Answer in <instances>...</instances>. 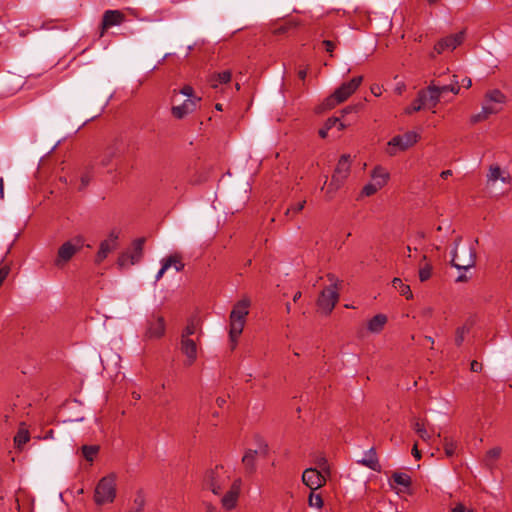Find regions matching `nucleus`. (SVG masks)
<instances>
[{"instance_id": "nucleus-62", "label": "nucleus", "mask_w": 512, "mask_h": 512, "mask_svg": "<svg viewBox=\"0 0 512 512\" xmlns=\"http://www.w3.org/2000/svg\"><path fill=\"white\" fill-rule=\"evenodd\" d=\"M468 277L466 276V274H460L457 279H456V282H465L467 281Z\"/></svg>"}, {"instance_id": "nucleus-5", "label": "nucleus", "mask_w": 512, "mask_h": 512, "mask_svg": "<svg viewBox=\"0 0 512 512\" xmlns=\"http://www.w3.org/2000/svg\"><path fill=\"white\" fill-rule=\"evenodd\" d=\"M84 238L76 236L73 239L64 242L58 249L55 265L62 268L72 257L83 247Z\"/></svg>"}, {"instance_id": "nucleus-23", "label": "nucleus", "mask_w": 512, "mask_h": 512, "mask_svg": "<svg viewBox=\"0 0 512 512\" xmlns=\"http://www.w3.org/2000/svg\"><path fill=\"white\" fill-rule=\"evenodd\" d=\"M372 181L382 188L389 179V173L381 166H376L371 173Z\"/></svg>"}, {"instance_id": "nucleus-61", "label": "nucleus", "mask_w": 512, "mask_h": 512, "mask_svg": "<svg viewBox=\"0 0 512 512\" xmlns=\"http://www.w3.org/2000/svg\"><path fill=\"white\" fill-rule=\"evenodd\" d=\"M206 512H217V508L212 504H206Z\"/></svg>"}, {"instance_id": "nucleus-22", "label": "nucleus", "mask_w": 512, "mask_h": 512, "mask_svg": "<svg viewBox=\"0 0 512 512\" xmlns=\"http://www.w3.org/2000/svg\"><path fill=\"white\" fill-rule=\"evenodd\" d=\"M419 92H427V106L432 108L438 104L442 95L438 85H435L433 82L426 89H422Z\"/></svg>"}, {"instance_id": "nucleus-50", "label": "nucleus", "mask_w": 512, "mask_h": 512, "mask_svg": "<svg viewBox=\"0 0 512 512\" xmlns=\"http://www.w3.org/2000/svg\"><path fill=\"white\" fill-rule=\"evenodd\" d=\"M90 176L86 173L81 176L79 190L84 189L90 182Z\"/></svg>"}, {"instance_id": "nucleus-24", "label": "nucleus", "mask_w": 512, "mask_h": 512, "mask_svg": "<svg viewBox=\"0 0 512 512\" xmlns=\"http://www.w3.org/2000/svg\"><path fill=\"white\" fill-rule=\"evenodd\" d=\"M386 323V315L377 314L368 322L367 328L371 333H379L380 331H382Z\"/></svg>"}, {"instance_id": "nucleus-41", "label": "nucleus", "mask_w": 512, "mask_h": 512, "mask_svg": "<svg viewBox=\"0 0 512 512\" xmlns=\"http://www.w3.org/2000/svg\"><path fill=\"white\" fill-rule=\"evenodd\" d=\"M309 506L321 508L323 506V499L320 494L311 493L308 499Z\"/></svg>"}, {"instance_id": "nucleus-25", "label": "nucleus", "mask_w": 512, "mask_h": 512, "mask_svg": "<svg viewBox=\"0 0 512 512\" xmlns=\"http://www.w3.org/2000/svg\"><path fill=\"white\" fill-rule=\"evenodd\" d=\"M427 105V92H418L417 98L413 101L412 105L406 109L407 114L418 112L422 107Z\"/></svg>"}, {"instance_id": "nucleus-36", "label": "nucleus", "mask_w": 512, "mask_h": 512, "mask_svg": "<svg viewBox=\"0 0 512 512\" xmlns=\"http://www.w3.org/2000/svg\"><path fill=\"white\" fill-rule=\"evenodd\" d=\"M343 183H344L343 180L332 175L331 181H330L327 191H326L327 195H329V197L331 198L332 195L343 185Z\"/></svg>"}, {"instance_id": "nucleus-29", "label": "nucleus", "mask_w": 512, "mask_h": 512, "mask_svg": "<svg viewBox=\"0 0 512 512\" xmlns=\"http://www.w3.org/2000/svg\"><path fill=\"white\" fill-rule=\"evenodd\" d=\"M145 496L142 490H138L128 512H143Z\"/></svg>"}, {"instance_id": "nucleus-51", "label": "nucleus", "mask_w": 512, "mask_h": 512, "mask_svg": "<svg viewBox=\"0 0 512 512\" xmlns=\"http://www.w3.org/2000/svg\"><path fill=\"white\" fill-rule=\"evenodd\" d=\"M305 203H306L305 201L299 202L292 208L287 209L286 214H289L291 211H293L294 213L301 211L304 208Z\"/></svg>"}, {"instance_id": "nucleus-58", "label": "nucleus", "mask_w": 512, "mask_h": 512, "mask_svg": "<svg viewBox=\"0 0 512 512\" xmlns=\"http://www.w3.org/2000/svg\"><path fill=\"white\" fill-rule=\"evenodd\" d=\"M405 90L404 83H398L395 88V92L398 94H402V92Z\"/></svg>"}, {"instance_id": "nucleus-30", "label": "nucleus", "mask_w": 512, "mask_h": 512, "mask_svg": "<svg viewBox=\"0 0 512 512\" xmlns=\"http://www.w3.org/2000/svg\"><path fill=\"white\" fill-rule=\"evenodd\" d=\"M118 152L119 148L116 146V144L108 147L100 158V164L104 167L108 166L111 163L112 159L116 157Z\"/></svg>"}, {"instance_id": "nucleus-46", "label": "nucleus", "mask_w": 512, "mask_h": 512, "mask_svg": "<svg viewBox=\"0 0 512 512\" xmlns=\"http://www.w3.org/2000/svg\"><path fill=\"white\" fill-rule=\"evenodd\" d=\"M165 260H171L172 261V266L171 267H174L176 272H179V271H181L184 268V264L181 262L179 257L176 256V255L169 256Z\"/></svg>"}, {"instance_id": "nucleus-11", "label": "nucleus", "mask_w": 512, "mask_h": 512, "mask_svg": "<svg viewBox=\"0 0 512 512\" xmlns=\"http://www.w3.org/2000/svg\"><path fill=\"white\" fill-rule=\"evenodd\" d=\"M465 36V31L449 35L440 39L434 46V51L437 54H442L446 50H454L462 44Z\"/></svg>"}, {"instance_id": "nucleus-9", "label": "nucleus", "mask_w": 512, "mask_h": 512, "mask_svg": "<svg viewBox=\"0 0 512 512\" xmlns=\"http://www.w3.org/2000/svg\"><path fill=\"white\" fill-rule=\"evenodd\" d=\"M418 135L415 132H407L403 135L394 136L389 142L386 149L390 156L395 155L398 151H403L411 147L417 142Z\"/></svg>"}, {"instance_id": "nucleus-45", "label": "nucleus", "mask_w": 512, "mask_h": 512, "mask_svg": "<svg viewBox=\"0 0 512 512\" xmlns=\"http://www.w3.org/2000/svg\"><path fill=\"white\" fill-rule=\"evenodd\" d=\"M489 181H497L501 177V169L498 166L491 167L487 175Z\"/></svg>"}, {"instance_id": "nucleus-17", "label": "nucleus", "mask_w": 512, "mask_h": 512, "mask_svg": "<svg viewBox=\"0 0 512 512\" xmlns=\"http://www.w3.org/2000/svg\"><path fill=\"white\" fill-rule=\"evenodd\" d=\"M242 481L240 478L234 480L232 483L230 490L223 496L221 502L222 506L227 509L231 510L236 506L240 490H241Z\"/></svg>"}, {"instance_id": "nucleus-10", "label": "nucleus", "mask_w": 512, "mask_h": 512, "mask_svg": "<svg viewBox=\"0 0 512 512\" xmlns=\"http://www.w3.org/2000/svg\"><path fill=\"white\" fill-rule=\"evenodd\" d=\"M268 452V446L262 440H259L258 448L248 449L242 457V463L244 465L245 471L247 474H252L256 470V457L263 456L265 457Z\"/></svg>"}, {"instance_id": "nucleus-3", "label": "nucleus", "mask_w": 512, "mask_h": 512, "mask_svg": "<svg viewBox=\"0 0 512 512\" xmlns=\"http://www.w3.org/2000/svg\"><path fill=\"white\" fill-rule=\"evenodd\" d=\"M362 80V76H356L352 78L350 81L343 83L340 87H338L335 90V92L330 97L326 99V107L331 109L335 107L337 104L344 102L358 89V87L362 83Z\"/></svg>"}, {"instance_id": "nucleus-49", "label": "nucleus", "mask_w": 512, "mask_h": 512, "mask_svg": "<svg viewBox=\"0 0 512 512\" xmlns=\"http://www.w3.org/2000/svg\"><path fill=\"white\" fill-rule=\"evenodd\" d=\"M180 93L183 94L184 96L188 97V99H194L196 98L194 96V90L191 86L189 85H186L184 86L181 90H180Z\"/></svg>"}, {"instance_id": "nucleus-28", "label": "nucleus", "mask_w": 512, "mask_h": 512, "mask_svg": "<svg viewBox=\"0 0 512 512\" xmlns=\"http://www.w3.org/2000/svg\"><path fill=\"white\" fill-rule=\"evenodd\" d=\"M392 286L406 299H411L413 297L412 291L410 289V286L403 283V281L400 278H394L392 280Z\"/></svg>"}, {"instance_id": "nucleus-44", "label": "nucleus", "mask_w": 512, "mask_h": 512, "mask_svg": "<svg viewBox=\"0 0 512 512\" xmlns=\"http://www.w3.org/2000/svg\"><path fill=\"white\" fill-rule=\"evenodd\" d=\"M172 266V261L171 260H163L162 261V267L160 268V270L158 271V273L156 274V277H155V282L159 281L163 275L165 274V272L171 268Z\"/></svg>"}, {"instance_id": "nucleus-60", "label": "nucleus", "mask_w": 512, "mask_h": 512, "mask_svg": "<svg viewBox=\"0 0 512 512\" xmlns=\"http://www.w3.org/2000/svg\"><path fill=\"white\" fill-rule=\"evenodd\" d=\"M412 453H413V456H414L416 459H420V458H421L420 452L418 451V449H417V446H416V445L413 447Z\"/></svg>"}, {"instance_id": "nucleus-40", "label": "nucleus", "mask_w": 512, "mask_h": 512, "mask_svg": "<svg viewBox=\"0 0 512 512\" xmlns=\"http://www.w3.org/2000/svg\"><path fill=\"white\" fill-rule=\"evenodd\" d=\"M338 125V130L341 131L345 128V125L341 122L340 118L332 117L325 122L326 130H330Z\"/></svg>"}, {"instance_id": "nucleus-43", "label": "nucleus", "mask_w": 512, "mask_h": 512, "mask_svg": "<svg viewBox=\"0 0 512 512\" xmlns=\"http://www.w3.org/2000/svg\"><path fill=\"white\" fill-rule=\"evenodd\" d=\"M467 332H468V328L466 326L459 327L456 330L455 344L457 346H460L463 343L465 335H466Z\"/></svg>"}, {"instance_id": "nucleus-20", "label": "nucleus", "mask_w": 512, "mask_h": 512, "mask_svg": "<svg viewBox=\"0 0 512 512\" xmlns=\"http://www.w3.org/2000/svg\"><path fill=\"white\" fill-rule=\"evenodd\" d=\"M124 20V15L118 10H107L102 19V31L100 36L104 35L105 30L112 26L120 25Z\"/></svg>"}, {"instance_id": "nucleus-48", "label": "nucleus", "mask_w": 512, "mask_h": 512, "mask_svg": "<svg viewBox=\"0 0 512 512\" xmlns=\"http://www.w3.org/2000/svg\"><path fill=\"white\" fill-rule=\"evenodd\" d=\"M362 107V104H355V105H350V106H347L345 107L344 109H342L341 113H342V116H345L349 113H353V112H358Z\"/></svg>"}, {"instance_id": "nucleus-37", "label": "nucleus", "mask_w": 512, "mask_h": 512, "mask_svg": "<svg viewBox=\"0 0 512 512\" xmlns=\"http://www.w3.org/2000/svg\"><path fill=\"white\" fill-rule=\"evenodd\" d=\"M99 447L96 445H84L82 447V453L86 460L92 461L95 455L98 453Z\"/></svg>"}, {"instance_id": "nucleus-47", "label": "nucleus", "mask_w": 512, "mask_h": 512, "mask_svg": "<svg viewBox=\"0 0 512 512\" xmlns=\"http://www.w3.org/2000/svg\"><path fill=\"white\" fill-rule=\"evenodd\" d=\"M438 89H440L441 94H444L446 92H452L454 94H458L460 91V87L457 85L449 84V85H443L438 86Z\"/></svg>"}, {"instance_id": "nucleus-12", "label": "nucleus", "mask_w": 512, "mask_h": 512, "mask_svg": "<svg viewBox=\"0 0 512 512\" xmlns=\"http://www.w3.org/2000/svg\"><path fill=\"white\" fill-rule=\"evenodd\" d=\"M506 103V96L498 89L489 90L484 96L482 107H489L495 111L493 114L499 113Z\"/></svg>"}, {"instance_id": "nucleus-32", "label": "nucleus", "mask_w": 512, "mask_h": 512, "mask_svg": "<svg viewBox=\"0 0 512 512\" xmlns=\"http://www.w3.org/2000/svg\"><path fill=\"white\" fill-rule=\"evenodd\" d=\"M444 451L447 457H453L456 454L457 443L450 437L445 436L442 440Z\"/></svg>"}, {"instance_id": "nucleus-16", "label": "nucleus", "mask_w": 512, "mask_h": 512, "mask_svg": "<svg viewBox=\"0 0 512 512\" xmlns=\"http://www.w3.org/2000/svg\"><path fill=\"white\" fill-rule=\"evenodd\" d=\"M165 333V320L162 316L153 315L148 320V327L145 332L146 338H160Z\"/></svg>"}, {"instance_id": "nucleus-34", "label": "nucleus", "mask_w": 512, "mask_h": 512, "mask_svg": "<svg viewBox=\"0 0 512 512\" xmlns=\"http://www.w3.org/2000/svg\"><path fill=\"white\" fill-rule=\"evenodd\" d=\"M392 480L399 486L408 487L411 484V478L408 474L402 472H395L392 475Z\"/></svg>"}, {"instance_id": "nucleus-38", "label": "nucleus", "mask_w": 512, "mask_h": 512, "mask_svg": "<svg viewBox=\"0 0 512 512\" xmlns=\"http://www.w3.org/2000/svg\"><path fill=\"white\" fill-rule=\"evenodd\" d=\"M29 440V433L25 429H19L16 436L14 437V443L17 447H21Z\"/></svg>"}, {"instance_id": "nucleus-42", "label": "nucleus", "mask_w": 512, "mask_h": 512, "mask_svg": "<svg viewBox=\"0 0 512 512\" xmlns=\"http://www.w3.org/2000/svg\"><path fill=\"white\" fill-rule=\"evenodd\" d=\"M379 189H381L375 182H370L366 184L362 189V195L364 196H372L375 194Z\"/></svg>"}, {"instance_id": "nucleus-2", "label": "nucleus", "mask_w": 512, "mask_h": 512, "mask_svg": "<svg viewBox=\"0 0 512 512\" xmlns=\"http://www.w3.org/2000/svg\"><path fill=\"white\" fill-rule=\"evenodd\" d=\"M330 285L322 290L317 305L325 314L331 313L339 299L341 282L333 274L327 275Z\"/></svg>"}, {"instance_id": "nucleus-64", "label": "nucleus", "mask_w": 512, "mask_h": 512, "mask_svg": "<svg viewBox=\"0 0 512 512\" xmlns=\"http://www.w3.org/2000/svg\"><path fill=\"white\" fill-rule=\"evenodd\" d=\"M451 175H452L451 170H445V171H443V172L441 173V177H442L443 179H447V178H448L449 176H451Z\"/></svg>"}, {"instance_id": "nucleus-21", "label": "nucleus", "mask_w": 512, "mask_h": 512, "mask_svg": "<svg viewBox=\"0 0 512 512\" xmlns=\"http://www.w3.org/2000/svg\"><path fill=\"white\" fill-rule=\"evenodd\" d=\"M350 163H351L350 155H348V154L342 155L337 163V166L335 168L333 175L344 181L350 173Z\"/></svg>"}, {"instance_id": "nucleus-1", "label": "nucleus", "mask_w": 512, "mask_h": 512, "mask_svg": "<svg viewBox=\"0 0 512 512\" xmlns=\"http://www.w3.org/2000/svg\"><path fill=\"white\" fill-rule=\"evenodd\" d=\"M251 301L248 297H244L237 301L230 313L229 317V340L231 349H235L238 338L242 334L244 325L246 323V317L249 314V307Z\"/></svg>"}, {"instance_id": "nucleus-8", "label": "nucleus", "mask_w": 512, "mask_h": 512, "mask_svg": "<svg viewBox=\"0 0 512 512\" xmlns=\"http://www.w3.org/2000/svg\"><path fill=\"white\" fill-rule=\"evenodd\" d=\"M459 241L460 238L455 241V247L452 251L451 264L458 270L467 271L469 268L475 265L476 251L473 247L470 246L465 250V255L463 257L459 256L457 252Z\"/></svg>"}, {"instance_id": "nucleus-54", "label": "nucleus", "mask_w": 512, "mask_h": 512, "mask_svg": "<svg viewBox=\"0 0 512 512\" xmlns=\"http://www.w3.org/2000/svg\"><path fill=\"white\" fill-rule=\"evenodd\" d=\"M470 369L473 372H480L482 369V364L477 362L476 360H473L470 365Z\"/></svg>"}, {"instance_id": "nucleus-33", "label": "nucleus", "mask_w": 512, "mask_h": 512, "mask_svg": "<svg viewBox=\"0 0 512 512\" xmlns=\"http://www.w3.org/2000/svg\"><path fill=\"white\" fill-rule=\"evenodd\" d=\"M493 109L489 108V107H482L481 111L477 114H474L471 116L470 118V121L471 123L473 124H476L478 122H482L486 119H488V117L490 115H493Z\"/></svg>"}, {"instance_id": "nucleus-26", "label": "nucleus", "mask_w": 512, "mask_h": 512, "mask_svg": "<svg viewBox=\"0 0 512 512\" xmlns=\"http://www.w3.org/2000/svg\"><path fill=\"white\" fill-rule=\"evenodd\" d=\"M231 80V72L229 70H225L223 72L214 74L210 78V85L213 88H218L221 84H226Z\"/></svg>"}, {"instance_id": "nucleus-35", "label": "nucleus", "mask_w": 512, "mask_h": 512, "mask_svg": "<svg viewBox=\"0 0 512 512\" xmlns=\"http://www.w3.org/2000/svg\"><path fill=\"white\" fill-rule=\"evenodd\" d=\"M198 322L196 319H190L184 328L181 338H190L192 335H194L197 331Z\"/></svg>"}, {"instance_id": "nucleus-53", "label": "nucleus", "mask_w": 512, "mask_h": 512, "mask_svg": "<svg viewBox=\"0 0 512 512\" xmlns=\"http://www.w3.org/2000/svg\"><path fill=\"white\" fill-rule=\"evenodd\" d=\"M322 44L324 45L325 47V50L328 52V53H332L333 52V49H334V43L330 40H324L322 42Z\"/></svg>"}, {"instance_id": "nucleus-18", "label": "nucleus", "mask_w": 512, "mask_h": 512, "mask_svg": "<svg viewBox=\"0 0 512 512\" xmlns=\"http://www.w3.org/2000/svg\"><path fill=\"white\" fill-rule=\"evenodd\" d=\"M181 351L186 356L185 365L191 366L197 358V344L192 338H181Z\"/></svg>"}, {"instance_id": "nucleus-7", "label": "nucleus", "mask_w": 512, "mask_h": 512, "mask_svg": "<svg viewBox=\"0 0 512 512\" xmlns=\"http://www.w3.org/2000/svg\"><path fill=\"white\" fill-rule=\"evenodd\" d=\"M146 239L144 237L138 238L133 241L131 248L123 252L118 258V265L125 267L127 265H134L138 263L143 255V247Z\"/></svg>"}, {"instance_id": "nucleus-4", "label": "nucleus", "mask_w": 512, "mask_h": 512, "mask_svg": "<svg viewBox=\"0 0 512 512\" xmlns=\"http://www.w3.org/2000/svg\"><path fill=\"white\" fill-rule=\"evenodd\" d=\"M116 496V477L113 474L103 477L97 484L94 499L97 504L113 502Z\"/></svg>"}, {"instance_id": "nucleus-31", "label": "nucleus", "mask_w": 512, "mask_h": 512, "mask_svg": "<svg viewBox=\"0 0 512 512\" xmlns=\"http://www.w3.org/2000/svg\"><path fill=\"white\" fill-rule=\"evenodd\" d=\"M501 449L499 447H495L487 451L484 462L485 465L489 468H492L497 461V459L500 457Z\"/></svg>"}, {"instance_id": "nucleus-39", "label": "nucleus", "mask_w": 512, "mask_h": 512, "mask_svg": "<svg viewBox=\"0 0 512 512\" xmlns=\"http://www.w3.org/2000/svg\"><path fill=\"white\" fill-rule=\"evenodd\" d=\"M432 274V266L430 264H425L423 267L419 269V279L421 282L427 281Z\"/></svg>"}, {"instance_id": "nucleus-6", "label": "nucleus", "mask_w": 512, "mask_h": 512, "mask_svg": "<svg viewBox=\"0 0 512 512\" xmlns=\"http://www.w3.org/2000/svg\"><path fill=\"white\" fill-rule=\"evenodd\" d=\"M229 475L222 466H217L214 470L206 473L204 485L208 487L215 495L220 494L222 488L227 484Z\"/></svg>"}, {"instance_id": "nucleus-59", "label": "nucleus", "mask_w": 512, "mask_h": 512, "mask_svg": "<svg viewBox=\"0 0 512 512\" xmlns=\"http://www.w3.org/2000/svg\"><path fill=\"white\" fill-rule=\"evenodd\" d=\"M328 131L329 130H326V126L324 125V127L319 130V136L321 138H325L327 136Z\"/></svg>"}, {"instance_id": "nucleus-63", "label": "nucleus", "mask_w": 512, "mask_h": 512, "mask_svg": "<svg viewBox=\"0 0 512 512\" xmlns=\"http://www.w3.org/2000/svg\"><path fill=\"white\" fill-rule=\"evenodd\" d=\"M306 75H307V71L305 69L303 70H299L298 72V76L301 80H304L306 78Z\"/></svg>"}, {"instance_id": "nucleus-13", "label": "nucleus", "mask_w": 512, "mask_h": 512, "mask_svg": "<svg viewBox=\"0 0 512 512\" xmlns=\"http://www.w3.org/2000/svg\"><path fill=\"white\" fill-rule=\"evenodd\" d=\"M302 481L311 490H316L326 483V476L315 468H307L302 474Z\"/></svg>"}, {"instance_id": "nucleus-57", "label": "nucleus", "mask_w": 512, "mask_h": 512, "mask_svg": "<svg viewBox=\"0 0 512 512\" xmlns=\"http://www.w3.org/2000/svg\"><path fill=\"white\" fill-rule=\"evenodd\" d=\"M371 92L375 95V96H380L381 95V87L378 86V85H374L371 87Z\"/></svg>"}, {"instance_id": "nucleus-56", "label": "nucleus", "mask_w": 512, "mask_h": 512, "mask_svg": "<svg viewBox=\"0 0 512 512\" xmlns=\"http://www.w3.org/2000/svg\"><path fill=\"white\" fill-rule=\"evenodd\" d=\"M461 83H462V86L465 88H470L472 86V80L468 77L462 79Z\"/></svg>"}, {"instance_id": "nucleus-52", "label": "nucleus", "mask_w": 512, "mask_h": 512, "mask_svg": "<svg viewBox=\"0 0 512 512\" xmlns=\"http://www.w3.org/2000/svg\"><path fill=\"white\" fill-rule=\"evenodd\" d=\"M452 512H473L472 509L464 506L462 503H458L453 509Z\"/></svg>"}, {"instance_id": "nucleus-14", "label": "nucleus", "mask_w": 512, "mask_h": 512, "mask_svg": "<svg viewBox=\"0 0 512 512\" xmlns=\"http://www.w3.org/2000/svg\"><path fill=\"white\" fill-rule=\"evenodd\" d=\"M117 240H118V234L116 232L112 231L109 234L108 238L103 240L100 243L99 250L95 257V262L97 264H100L104 259L107 258L109 253H111L112 251H114L117 248V246H118Z\"/></svg>"}, {"instance_id": "nucleus-55", "label": "nucleus", "mask_w": 512, "mask_h": 512, "mask_svg": "<svg viewBox=\"0 0 512 512\" xmlns=\"http://www.w3.org/2000/svg\"><path fill=\"white\" fill-rule=\"evenodd\" d=\"M326 464H327V461H326V459H325V458H321V459L318 461V465H319V467H321V468H322V470H323L322 472H323V473H324V472H325V473H328V472H329L328 468L326 467Z\"/></svg>"}, {"instance_id": "nucleus-27", "label": "nucleus", "mask_w": 512, "mask_h": 512, "mask_svg": "<svg viewBox=\"0 0 512 512\" xmlns=\"http://www.w3.org/2000/svg\"><path fill=\"white\" fill-rule=\"evenodd\" d=\"M359 462L373 470H378L379 468L378 459L374 449H370Z\"/></svg>"}, {"instance_id": "nucleus-15", "label": "nucleus", "mask_w": 512, "mask_h": 512, "mask_svg": "<svg viewBox=\"0 0 512 512\" xmlns=\"http://www.w3.org/2000/svg\"><path fill=\"white\" fill-rule=\"evenodd\" d=\"M413 429L424 442H429L433 435L441 437V433L436 431L435 426L425 420L416 419L413 422Z\"/></svg>"}, {"instance_id": "nucleus-19", "label": "nucleus", "mask_w": 512, "mask_h": 512, "mask_svg": "<svg viewBox=\"0 0 512 512\" xmlns=\"http://www.w3.org/2000/svg\"><path fill=\"white\" fill-rule=\"evenodd\" d=\"M201 98L186 99L181 105L173 106L171 109L172 115L177 119H182L189 113H192L197 103L200 102Z\"/></svg>"}]
</instances>
